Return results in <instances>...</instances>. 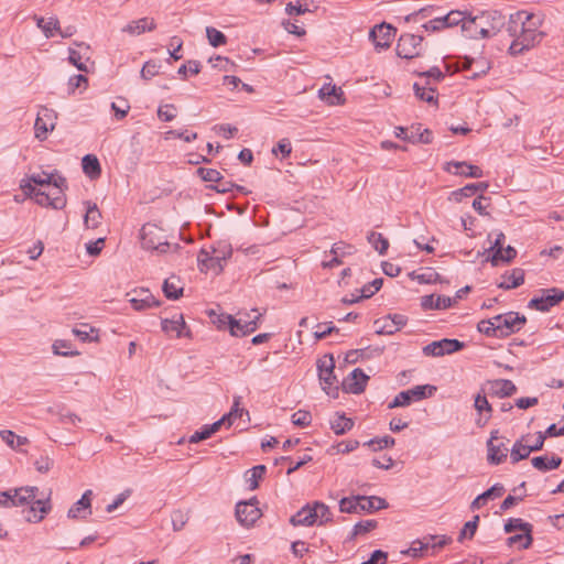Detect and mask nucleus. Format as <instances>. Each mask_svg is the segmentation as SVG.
<instances>
[{
    "instance_id": "6ab92c4d",
    "label": "nucleus",
    "mask_w": 564,
    "mask_h": 564,
    "mask_svg": "<svg viewBox=\"0 0 564 564\" xmlns=\"http://www.w3.org/2000/svg\"><path fill=\"white\" fill-rule=\"evenodd\" d=\"M378 334L392 335L406 324V317L401 314L388 315L375 322Z\"/></svg>"
},
{
    "instance_id": "20e7f679",
    "label": "nucleus",
    "mask_w": 564,
    "mask_h": 564,
    "mask_svg": "<svg viewBox=\"0 0 564 564\" xmlns=\"http://www.w3.org/2000/svg\"><path fill=\"white\" fill-rule=\"evenodd\" d=\"M232 256V248L226 241L217 242L210 251L202 249L197 257L198 268L202 272L219 274L228 259Z\"/></svg>"
},
{
    "instance_id": "37998d69",
    "label": "nucleus",
    "mask_w": 564,
    "mask_h": 564,
    "mask_svg": "<svg viewBox=\"0 0 564 564\" xmlns=\"http://www.w3.org/2000/svg\"><path fill=\"white\" fill-rule=\"evenodd\" d=\"M561 463L562 459L557 456H552L550 459L545 456H536L532 458L533 467L541 471L556 469Z\"/></svg>"
},
{
    "instance_id": "9d476101",
    "label": "nucleus",
    "mask_w": 564,
    "mask_h": 564,
    "mask_svg": "<svg viewBox=\"0 0 564 564\" xmlns=\"http://www.w3.org/2000/svg\"><path fill=\"white\" fill-rule=\"evenodd\" d=\"M532 438H534V443H529V437H521L513 444L510 449V458L513 464L527 458L531 452L542 448L545 436L538 432L532 435Z\"/></svg>"
},
{
    "instance_id": "1a4fd4ad",
    "label": "nucleus",
    "mask_w": 564,
    "mask_h": 564,
    "mask_svg": "<svg viewBox=\"0 0 564 564\" xmlns=\"http://www.w3.org/2000/svg\"><path fill=\"white\" fill-rule=\"evenodd\" d=\"M436 391V387L432 384L415 386L411 389L401 391L395 395L389 408L405 406L413 401H420L431 397Z\"/></svg>"
},
{
    "instance_id": "69168bd1",
    "label": "nucleus",
    "mask_w": 564,
    "mask_h": 564,
    "mask_svg": "<svg viewBox=\"0 0 564 564\" xmlns=\"http://www.w3.org/2000/svg\"><path fill=\"white\" fill-rule=\"evenodd\" d=\"M367 444L372 447L373 451L383 449L394 444V440L391 436H382L370 440Z\"/></svg>"
},
{
    "instance_id": "774afa93",
    "label": "nucleus",
    "mask_w": 564,
    "mask_h": 564,
    "mask_svg": "<svg viewBox=\"0 0 564 564\" xmlns=\"http://www.w3.org/2000/svg\"><path fill=\"white\" fill-rule=\"evenodd\" d=\"M111 109L115 111L117 119H123L130 110V105L124 98H120L119 104H111Z\"/></svg>"
},
{
    "instance_id": "f3484780",
    "label": "nucleus",
    "mask_w": 564,
    "mask_h": 564,
    "mask_svg": "<svg viewBox=\"0 0 564 564\" xmlns=\"http://www.w3.org/2000/svg\"><path fill=\"white\" fill-rule=\"evenodd\" d=\"M57 113L47 107L37 108V140H45L48 131L56 126Z\"/></svg>"
},
{
    "instance_id": "58836bf2",
    "label": "nucleus",
    "mask_w": 564,
    "mask_h": 564,
    "mask_svg": "<svg viewBox=\"0 0 564 564\" xmlns=\"http://www.w3.org/2000/svg\"><path fill=\"white\" fill-rule=\"evenodd\" d=\"M516 257L517 250L513 247H502L491 254L490 262L494 267H497L500 262H511Z\"/></svg>"
},
{
    "instance_id": "3c124183",
    "label": "nucleus",
    "mask_w": 564,
    "mask_h": 564,
    "mask_svg": "<svg viewBox=\"0 0 564 564\" xmlns=\"http://www.w3.org/2000/svg\"><path fill=\"white\" fill-rule=\"evenodd\" d=\"M206 36H207L208 43L213 47H218V46L225 45L227 43L226 35L213 26L206 28Z\"/></svg>"
},
{
    "instance_id": "bb28decb",
    "label": "nucleus",
    "mask_w": 564,
    "mask_h": 564,
    "mask_svg": "<svg viewBox=\"0 0 564 564\" xmlns=\"http://www.w3.org/2000/svg\"><path fill=\"white\" fill-rule=\"evenodd\" d=\"M235 421L239 422H249L250 415L249 412L245 409L240 408V401L239 398L235 399V402L232 404L231 410L224 414L219 420L215 421L214 423H234Z\"/></svg>"
},
{
    "instance_id": "4d7b16f0",
    "label": "nucleus",
    "mask_w": 564,
    "mask_h": 564,
    "mask_svg": "<svg viewBox=\"0 0 564 564\" xmlns=\"http://www.w3.org/2000/svg\"><path fill=\"white\" fill-rule=\"evenodd\" d=\"M94 333L95 329L87 324H82L79 327L73 329V334L84 343L97 338V336H93Z\"/></svg>"
},
{
    "instance_id": "79ce46f5",
    "label": "nucleus",
    "mask_w": 564,
    "mask_h": 564,
    "mask_svg": "<svg viewBox=\"0 0 564 564\" xmlns=\"http://www.w3.org/2000/svg\"><path fill=\"white\" fill-rule=\"evenodd\" d=\"M409 142L429 144L432 142V132L429 129H422L421 124L412 126Z\"/></svg>"
},
{
    "instance_id": "49530a36",
    "label": "nucleus",
    "mask_w": 564,
    "mask_h": 564,
    "mask_svg": "<svg viewBox=\"0 0 564 564\" xmlns=\"http://www.w3.org/2000/svg\"><path fill=\"white\" fill-rule=\"evenodd\" d=\"M265 470L264 465H257L246 473L250 490H254L259 487V480L263 478Z\"/></svg>"
},
{
    "instance_id": "de8ad7c7",
    "label": "nucleus",
    "mask_w": 564,
    "mask_h": 564,
    "mask_svg": "<svg viewBox=\"0 0 564 564\" xmlns=\"http://www.w3.org/2000/svg\"><path fill=\"white\" fill-rule=\"evenodd\" d=\"M312 511L316 513L315 521L318 525H322L332 520V512L329 511V508L323 502H314L312 505Z\"/></svg>"
},
{
    "instance_id": "b1692460",
    "label": "nucleus",
    "mask_w": 564,
    "mask_h": 564,
    "mask_svg": "<svg viewBox=\"0 0 564 564\" xmlns=\"http://www.w3.org/2000/svg\"><path fill=\"white\" fill-rule=\"evenodd\" d=\"M445 171L455 175H463L467 177L479 178L484 175L482 170L467 162H448Z\"/></svg>"
},
{
    "instance_id": "864d4df0",
    "label": "nucleus",
    "mask_w": 564,
    "mask_h": 564,
    "mask_svg": "<svg viewBox=\"0 0 564 564\" xmlns=\"http://www.w3.org/2000/svg\"><path fill=\"white\" fill-rule=\"evenodd\" d=\"M52 348H53V352L55 355H61V356H65V357L76 356L79 354L77 350L72 349V345L68 340H64V339L55 340Z\"/></svg>"
},
{
    "instance_id": "9b49d317",
    "label": "nucleus",
    "mask_w": 564,
    "mask_h": 564,
    "mask_svg": "<svg viewBox=\"0 0 564 564\" xmlns=\"http://www.w3.org/2000/svg\"><path fill=\"white\" fill-rule=\"evenodd\" d=\"M258 500L252 498L248 501H240L236 505V518L243 527H252L262 516L258 507Z\"/></svg>"
},
{
    "instance_id": "338daca9",
    "label": "nucleus",
    "mask_w": 564,
    "mask_h": 564,
    "mask_svg": "<svg viewBox=\"0 0 564 564\" xmlns=\"http://www.w3.org/2000/svg\"><path fill=\"white\" fill-rule=\"evenodd\" d=\"M158 116L163 121H172L176 117V107L174 105L160 106Z\"/></svg>"
},
{
    "instance_id": "393cba45",
    "label": "nucleus",
    "mask_w": 564,
    "mask_h": 564,
    "mask_svg": "<svg viewBox=\"0 0 564 564\" xmlns=\"http://www.w3.org/2000/svg\"><path fill=\"white\" fill-rule=\"evenodd\" d=\"M91 490H86L82 498L75 502L68 510L67 516L72 519H85L88 514L91 513Z\"/></svg>"
},
{
    "instance_id": "8fccbe9b",
    "label": "nucleus",
    "mask_w": 564,
    "mask_h": 564,
    "mask_svg": "<svg viewBox=\"0 0 564 564\" xmlns=\"http://www.w3.org/2000/svg\"><path fill=\"white\" fill-rule=\"evenodd\" d=\"M442 18L446 28H452L459 24L463 26L468 19V14L463 11L453 10Z\"/></svg>"
},
{
    "instance_id": "a19ab883",
    "label": "nucleus",
    "mask_w": 564,
    "mask_h": 564,
    "mask_svg": "<svg viewBox=\"0 0 564 564\" xmlns=\"http://www.w3.org/2000/svg\"><path fill=\"white\" fill-rule=\"evenodd\" d=\"M489 394H485L484 392L478 393L475 397L474 406L478 414L480 415V420L484 419L485 421H488L491 417V411L492 408L490 403L488 402Z\"/></svg>"
},
{
    "instance_id": "7ed1b4c3",
    "label": "nucleus",
    "mask_w": 564,
    "mask_h": 564,
    "mask_svg": "<svg viewBox=\"0 0 564 564\" xmlns=\"http://www.w3.org/2000/svg\"><path fill=\"white\" fill-rule=\"evenodd\" d=\"M502 24L503 17L499 11H482L477 15L468 14L463 32L471 39H486L495 35Z\"/></svg>"
},
{
    "instance_id": "a211bd4d",
    "label": "nucleus",
    "mask_w": 564,
    "mask_h": 564,
    "mask_svg": "<svg viewBox=\"0 0 564 564\" xmlns=\"http://www.w3.org/2000/svg\"><path fill=\"white\" fill-rule=\"evenodd\" d=\"M516 391L517 388L514 383L511 380L507 379L487 381L481 388V392H484L485 394L498 398L512 395Z\"/></svg>"
},
{
    "instance_id": "ddd939ff",
    "label": "nucleus",
    "mask_w": 564,
    "mask_h": 564,
    "mask_svg": "<svg viewBox=\"0 0 564 564\" xmlns=\"http://www.w3.org/2000/svg\"><path fill=\"white\" fill-rule=\"evenodd\" d=\"M395 33L397 30L391 24L383 22L371 29L369 39L372 41L376 50H387L394 40Z\"/></svg>"
},
{
    "instance_id": "c756f323",
    "label": "nucleus",
    "mask_w": 564,
    "mask_h": 564,
    "mask_svg": "<svg viewBox=\"0 0 564 564\" xmlns=\"http://www.w3.org/2000/svg\"><path fill=\"white\" fill-rule=\"evenodd\" d=\"M316 513L312 511V505H306L301 510H299L294 516L291 517L290 522L294 527L299 525H313L316 524L315 521Z\"/></svg>"
},
{
    "instance_id": "f8f14e48",
    "label": "nucleus",
    "mask_w": 564,
    "mask_h": 564,
    "mask_svg": "<svg viewBox=\"0 0 564 564\" xmlns=\"http://www.w3.org/2000/svg\"><path fill=\"white\" fill-rule=\"evenodd\" d=\"M498 430L491 432V436L487 443L488 462L494 465L502 463L508 455L510 441L499 436Z\"/></svg>"
},
{
    "instance_id": "7c9ffc66",
    "label": "nucleus",
    "mask_w": 564,
    "mask_h": 564,
    "mask_svg": "<svg viewBox=\"0 0 564 564\" xmlns=\"http://www.w3.org/2000/svg\"><path fill=\"white\" fill-rule=\"evenodd\" d=\"M84 205L86 206V213L84 216L85 227L88 229L97 228L102 218L98 206L89 200L85 202Z\"/></svg>"
},
{
    "instance_id": "bf43d9fd",
    "label": "nucleus",
    "mask_w": 564,
    "mask_h": 564,
    "mask_svg": "<svg viewBox=\"0 0 564 564\" xmlns=\"http://www.w3.org/2000/svg\"><path fill=\"white\" fill-rule=\"evenodd\" d=\"M197 174L205 182L217 183V182H220L223 180V176H221L220 172L215 170V169L199 167L197 170Z\"/></svg>"
},
{
    "instance_id": "13d9d810",
    "label": "nucleus",
    "mask_w": 564,
    "mask_h": 564,
    "mask_svg": "<svg viewBox=\"0 0 564 564\" xmlns=\"http://www.w3.org/2000/svg\"><path fill=\"white\" fill-rule=\"evenodd\" d=\"M477 329L481 333V334H485L486 336L488 337H497L498 338V333H497V329H496V323H495V318H490V319H482L478 323L477 325Z\"/></svg>"
},
{
    "instance_id": "39448f33",
    "label": "nucleus",
    "mask_w": 564,
    "mask_h": 564,
    "mask_svg": "<svg viewBox=\"0 0 564 564\" xmlns=\"http://www.w3.org/2000/svg\"><path fill=\"white\" fill-rule=\"evenodd\" d=\"M140 240L143 249L158 253H165L171 248L164 230L155 224L148 223L142 226Z\"/></svg>"
},
{
    "instance_id": "4be33fe9",
    "label": "nucleus",
    "mask_w": 564,
    "mask_h": 564,
    "mask_svg": "<svg viewBox=\"0 0 564 564\" xmlns=\"http://www.w3.org/2000/svg\"><path fill=\"white\" fill-rule=\"evenodd\" d=\"M516 530H520V531L524 532L525 542L523 544H521V549H523V550L529 549L533 542L532 524L529 522H524L520 518H510L505 524V531L507 533H510Z\"/></svg>"
},
{
    "instance_id": "a878e982",
    "label": "nucleus",
    "mask_w": 564,
    "mask_h": 564,
    "mask_svg": "<svg viewBox=\"0 0 564 564\" xmlns=\"http://www.w3.org/2000/svg\"><path fill=\"white\" fill-rule=\"evenodd\" d=\"M455 303V299L434 294L424 295L421 297V306L423 310H446Z\"/></svg>"
},
{
    "instance_id": "ea45409f",
    "label": "nucleus",
    "mask_w": 564,
    "mask_h": 564,
    "mask_svg": "<svg viewBox=\"0 0 564 564\" xmlns=\"http://www.w3.org/2000/svg\"><path fill=\"white\" fill-rule=\"evenodd\" d=\"M413 89L415 93V96L423 101H426L429 104H436L437 96H436V88L432 87L431 85H420L415 83L413 85Z\"/></svg>"
},
{
    "instance_id": "4468645a",
    "label": "nucleus",
    "mask_w": 564,
    "mask_h": 564,
    "mask_svg": "<svg viewBox=\"0 0 564 564\" xmlns=\"http://www.w3.org/2000/svg\"><path fill=\"white\" fill-rule=\"evenodd\" d=\"M423 36L402 34L397 44V54L401 58H413L420 55Z\"/></svg>"
},
{
    "instance_id": "473e14b6",
    "label": "nucleus",
    "mask_w": 564,
    "mask_h": 564,
    "mask_svg": "<svg viewBox=\"0 0 564 564\" xmlns=\"http://www.w3.org/2000/svg\"><path fill=\"white\" fill-rule=\"evenodd\" d=\"M503 491H505L503 486L498 485V484L492 486L491 488H489L481 495L477 496L473 500V502L470 503V509L471 510L480 509L486 503V501L488 499L500 497L503 494Z\"/></svg>"
},
{
    "instance_id": "052dcab7",
    "label": "nucleus",
    "mask_w": 564,
    "mask_h": 564,
    "mask_svg": "<svg viewBox=\"0 0 564 564\" xmlns=\"http://www.w3.org/2000/svg\"><path fill=\"white\" fill-rule=\"evenodd\" d=\"M478 522H479V516H477V514L474 516L473 520L466 522L463 530L460 531L459 540L465 539V538L473 539L476 533Z\"/></svg>"
},
{
    "instance_id": "2f4dec72",
    "label": "nucleus",
    "mask_w": 564,
    "mask_h": 564,
    "mask_svg": "<svg viewBox=\"0 0 564 564\" xmlns=\"http://www.w3.org/2000/svg\"><path fill=\"white\" fill-rule=\"evenodd\" d=\"M359 508L361 511L373 512L377 510L386 509L388 507L387 501L383 498L371 496H359Z\"/></svg>"
},
{
    "instance_id": "f704fd0d",
    "label": "nucleus",
    "mask_w": 564,
    "mask_h": 564,
    "mask_svg": "<svg viewBox=\"0 0 564 564\" xmlns=\"http://www.w3.org/2000/svg\"><path fill=\"white\" fill-rule=\"evenodd\" d=\"M82 166L84 173L93 180L101 174L100 163L94 154H86L82 160Z\"/></svg>"
},
{
    "instance_id": "6e6552de",
    "label": "nucleus",
    "mask_w": 564,
    "mask_h": 564,
    "mask_svg": "<svg viewBox=\"0 0 564 564\" xmlns=\"http://www.w3.org/2000/svg\"><path fill=\"white\" fill-rule=\"evenodd\" d=\"M541 295L530 300L528 307L540 312H547L564 300V290L557 288L542 289Z\"/></svg>"
},
{
    "instance_id": "5fc2aeb1",
    "label": "nucleus",
    "mask_w": 564,
    "mask_h": 564,
    "mask_svg": "<svg viewBox=\"0 0 564 564\" xmlns=\"http://www.w3.org/2000/svg\"><path fill=\"white\" fill-rule=\"evenodd\" d=\"M377 528V521L376 520H365L356 523L354 525L350 540H354L358 535L366 534L370 532L371 530Z\"/></svg>"
},
{
    "instance_id": "2eb2a0df",
    "label": "nucleus",
    "mask_w": 564,
    "mask_h": 564,
    "mask_svg": "<svg viewBox=\"0 0 564 564\" xmlns=\"http://www.w3.org/2000/svg\"><path fill=\"white\" fill-rule=\"evenodd\" d=\"M464 347V343L458 339L443 338L435 340L423 347V354L425 356L441 357L446 354H453L460 350Z\"/></svg>"
},
{
    "instance_id": "09e8293b",
    "label": "nucleus",
    "mask_w": 564,
    "mask_h": 564,
    "mask_svg": "<svg viewBox=\"0 0 564 564\" xmlns=\"http://www.w3.org/2000/svg\"><path fill=\"white\" fill-rule=\"evenodd\" d=\"M368 242L380 253L384 254L389 248V241L387 238L382 236L380 232L371 231L369 232Z\"/></svg>"
},
{
    "instance_id": "c85d7f7f",
    "label": "nucleus",
    "mask_w": 564,
    "mask_h": 564,
    "mask_svg": "<svg viewBox=\"0 0 564 564\" xmlns=\"http://www.w3.org/2000/svg\"><path fill=\"white\" fill-rule=\"evenodd\" d=\"M130 303L132 307L137 311L147 310L150 307H156L160 305L159 301H156L153 295L149 292V290H140L138 292V296L131 297Z\"/></svg>"
},
{
    "instance_id": "f257e3e1",
    "label": "nucleus",
    "mask_w": 564,
    "mask_h": 564,
    "mask_svg": "<svg viewBox=\"0 0 564 564\" xmlns=\"http://www.w3.org/2000/svg\"><path fill=\"white\" fill-rule=\"evenodd\" d=\"M539 24V17L527 11H518L510 15L507 30L513 37L509 47L512 54L529 50L541 41L542 33L538 30Z\"/></svg>"
},
{
    "instance_id": "e2e57ef3",
    "label": "nucleus",
    "mask_w": 564,
    "mask_h": 564,
    "mask_svg": "<svg viewBox=\"0 0 564 564\" xmlns=\"http://www.w3.org/2000/svg\"><path fill=\"white\" fill-rule=\"evenodd\" d=\"M421 77L426 78V85H431L432 82L438 83L444 78V73L436 66L431 67L429 70L420 73Z\"/></svg>"
},
{
    "instance_id": "4c0bfd02",
    "label": "nucleus",
    "mask_w": 564,
    "mask_h": 564,
    "mask_svg": "<svg viewBox=\"0 0 564 564\" xmlns=\"http://www.w3.org/2000/svg\"><path fill=\"white\" fill-rule=\"evenodd\" d=\"M488 186L489 184L487 182L468 184L457 191H454L452 193V196H454L457 202H460L463 197H469L477 192H485L488 188Z\"/></svg>"
},
{
    "instance_id": "6e6d98bb",
    "label": "nucleus",
    "mask_w": 564,
    "mask_h": 564,
    "mask_svg": "<svg viewBox=\"0 0 564 564\" xmlns=\"http://www.w3.org/2000/svg\"><path fill=\"white\" fill-rule=\"evenodd\" d=\"M221 425H209L200 432H195L188 438L189 443H198L200 441L209 438L213 434L220 430Z\"/></svg>"
},
{
    "instance_id": "423d86ee",
    "label": "nucleus",
    "mask_w": 564,
    "mask_h": 564,
    "mask_svg": "<svg viewBox=\"0 0 564 564\" xmlns=\"http://www.w3.org/2000/svg\"><path fill=\"white\" fill-rule=\"evenodd\" d=\"M253 316L249 313L240 314L239 318H235L231 315H224L219 318V324L228 325L230 334L236 337L246 336L253 333L258 327V321L261 314L257 310L251 311Z\"/></svg>"
},
{
    "instance_id": "0e129e2a",
    "label": "nucleus",
    "mask_w": 564,
    "mask_h": 564,
    "mask_svg": "<svg viewBox=\"0 0 564 564\" xmlns=\"http://www.w3.org/2000/svg\"><path fill=\"white\" fill-rule=\"evenodd\" d=\"M160 64H158L154 61H148L144 63L142 69H141V77L144 79H150L159 74L160 70Z\"/></svg>"
},
{
    "instance_id": "c9c22d12",
    "label": "nucleus",
    "mask_w": 564,
    "mask_h": 564,
    "mask_svg": "<svg viewBox=\"0 0 564 564\" xmlns=\"http://www.w3.org/2000/svg\"><path fill=\"white\" fill-rule=\"evenodd\" d=\"M37 28L42 30L47 39L57 34L59 35L61 32L59 21L56 17H50L48 19H37Z\"/></svg>"
},
{
    "instance_id": "680f3d73",
    "label": "nucleus",
    "mask_w": 564,
    "mask_h": 564,
    "mask_svg": "<svg viewBox=\"0 0 564 564\" xmlns=\"http://www.w3.org/2000/svg\"><path fill=\"white\" fill-rule=\"evenodd\" d=\"M382 284H383L382 279H375L372 282H370L361 288L360 297H365V299L371 297L376 292H378L381 289Z\"/></svg>"
},
{
    "instance_id": "412c9836",
    "label": "nucleus",
    "mask_w": 564,
    "mask_h": 564,
    "mask_svg": "<svg viewBox=\"0 0 564 564\" xmlns=\"http://www.w3.org/2000/svg\"><path fill=\"white\" fill-rule=\"evenodd\" d=\"M11 505L15 507H26L29 509V513H33L35 510L34 487H21L14 489L12 494Z\"/></svg>"
},
{
    "instance_id": "5701e85b",
    "label": "nucleus",
    "mask_w": 564,
    "mask_h": 564,
    "mask_svg": "<svg viewBox=\"0 0 564 564\" xmlns=\"http://www.w3.org/2000/svg\"><path fill=\"white\" fill-rule=\"evenodd\" d=\"M155 28H156V23H155L154 19L144 17V18L129 22L128 24H126L122 28L121 31L129 35L138 36L145 32H151V31L155 30Z\"/></svg>"
},
{
    "instance_id": "dca6fc26",
    "label": "nucleus",
    "mask_w": 564,
    "mask_h": 564,
    "mask_svg": "<svg viewBox=\"0 0 564 564\" xmlns=\"http://www.w3.org/2000/svg\"><path fill=\"white\" fill-rule=\"evenodd\" d=\"M335 361L332 355H324L317 360L318 377L323 384V389L329 394L327 389H332L337 383L334 376Z\"/></svg>"
},
{
    "instance_id": "603ef678",
    "label": "nucleus",
    "mask_w": 564,
    "mask_h": 564,
    "mask_svg": "<svg viewBox=\"0 0 564 564\" xmlns=\"http://www.w3.org/2000/svg\"><path fill=\"white\" fill-rule=\"evenodd\" d=\"M359 496L356 497H345L339 501V509L345 513H359Z\"/></svg>"
},
{
    "instance_id": "e433bc0d",
    "label": "nucleus",
    "mask_w": 564,
    "mask_h": 564,
    "mask_svg": "<svg viewBox=\"0 0 564 564\" xmlns=\"http://www.w3.org/2000/svg\"><path fill=\"white\" fill-rule=\"evenodd\" d=\"M341 94L343 93H341L340 88H337L335 85H330V84H325L318 90V97L329 105L339 104Z\"/></svg>"
},
{
    "instance_id": "f03ea898",
    "label": "nucleus",
    "mask_w": 564,
    "mask_h": 564,
    "mask_svg": "<svg viewBox=\"0 0 564 564\" xmlns=\"http://www.w3.org/2000/svg\"><path fill=\"white\" fill-rule=\"evenodd\" d=\"M66 180L56 171L37 174V205L62 209L66 206Z\"/></svg>"
},
{
    "instance_id": "aec40b11",
    "label": "nucleus",
    "mask_w": 564,
    "mask_h": 564,
    "mask_svg": "<svg viewBox=\"0 0 564 564\" xmlns=\"http://www.w3.org/2000/svg\"><path fill=\"white\" fill-rule=\"evenodd\" d=\"M368 379L369 377L361 369L356 368L343 380V389L354 394L361 393L366 388Z\"/></svg>"
},
{
    "instance_id": "72a5a7b5",
    "label": "nucleus",
    "mask_w": 564,
    "mask_h": 564,
    "mask_svg": "<svg viewBox=\"0 0 564 564\" xmlns=\"http://www.w3.org/2000/svg\"><path fill=\"white\" fill-rule=\"evenodd\" d=\"M164 295L170 300H177L183 294V286L177 276H170L162 286Z\"/></svg>"
},
{
    "instance_id": "c03bdc74",
    "label": "nucleus",
    "mask_w": 564,
    "mask_h": 564,
    "mask_svg": "<svg viewBox=\"0 0 564 564\" xmlns=\"http://www.w3.org/2000/svg\"><path fill=\"white\" fill-rule=\"evenodd\" d=\"M409 276L412 280L417 281L420 284H432L436 282H443L442 276L436 271L430 268L422 273H416L415 271H412L409 273Z\"/></svg>"
},
{
    "instance_id": "0eeeda50",
    "label": "nucleus",
    "mask_w": 564,
    "mask_h": 564,
    "mask_svg": "<svg viewBox=\"0 0 564 564\" xmlns=\"http://www.w3.org/2000/svg\"><path fill=\"white\" fill-rule=\"evenodd\" d=\"M496 323V329L498 338L508 337L513 333L519 332L525 324L527 318L524 315H520L516 312H509L494 316Z\"/></svg>"
},
{
    "instance_id": "cd10ccee",
    "label": "nucleus",
    "mask_w": 564,
    "mask_h": 564,
    "mask_svg": "<svg viewBox=\"0 0 564 564\" xmlns=\"http://www.w3.org/2000/svg\"><path fill=\"white\" fill-rule=\"evenodd\" d=\"M501 278L502 281L498 284L499 289H516L524 282V270L521 268H514L510 272H506Z\"/></svg>"
},
{
    "instance_id": "a18cd8bd",
    "label": "nucleus",
    "mask_w": 564,
    "mask_h": 564,
    "mask_svg": "<svg viewBox=\"0 0 564 564\" xmlns=\"http://www.w3.org/2000/svg\"><path fill=\"white\" fill-rule=\"evenodd\" d=\"M185 326V322L182 316H178L177 318H165L162 319V329L163 332L167 334H175L176 337H180L182 335V329Z\"/></svg>"
}]
</instances>
